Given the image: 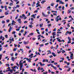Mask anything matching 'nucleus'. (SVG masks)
<instances>
[{"mask_svg": "<svg viewBox=\"0 0 74 74\" xmlns=\"http://www.w3.org/2000/svg\"><path fill=\"white\" fill-rule=\"evenodd\" d=\"M15 33H16V32H15V31L13 32H12V34H15Z\"/></svg>", "mask_w": 74, "mask_h": 74, "instance_id": "72a5a7b5", "label": "nucleus"}, {"mask_svg": "<svg viewBox=\"0 0 74 74\" xmlns=\"http://www.w3.org/2000/svg\"><path fill=\"white\" fill-rule=\"evenodd\" d=\"M13 28L11 27V26H10V28L9 29L8 32H11V29H13Z\"/></svg>", "mask_w": 74, "mask_h": 74, "instance_id": "423d86ee", "label": "nucleus"}, {"mask_svg": "<svg viewBox=\"0 0 74 74\" xmlns=\"http://www.w3.org/2000/svg\"><path fill=\"white\" fill-rule=\"evenodd\" d=\"M18 23H22V21H21V18H19L18 19Z\"/></svg>", "mask_w": 74, "mask_h": 74, "instance_id": "39448f33", "label": "nucleus"}, {"mask_svg": "<svg viewBox=\"0 0 74 74\" xmlns=\"http://www.w3.org/2000/svg\"><path fill=\"white\" fill-rule=\"evenodd\" d=\"M62 10H64V6H63L62 7Z\"/></svg>", "mask_w": 74, "mask_h": 74, "instance_id": "4c0bfd02", "label": "nucleus"}, {"mask_svg": "<svg viewBox=\"0 0 74 74\" xmlns=\"http://www.w3.org/2000/svg\"><path fill=\"white\" fill-rule=\"evenodd\" d=\"M24 31V30L23 29H22L21 30V33H23V32Z\"/></svg>", "mask_w": 74, "mask_h": 74, "instance_id": "c03bdc74", "label": "nucleus"}, {"mask_svg": "<svg viewBox=\"0 0 74 74\" xmlns=\"http://www.w3.org/2000/svg\"><path fill=\"white\" fill-rule=\"evenodd\" d=\"M71 12V10H68V14H70Z\"/></svg>", "mask_w": 74, "mask_h": 74, "instance_id": "b1692460", "label": "nucleus"}, {"mask_svg": "<svg viewBox=\"0 0 74 74\" xmlns=\"http://www.w3.org/2000/svg\"><path fill=\"white\" fill-rule=\"evenodd\" d=\"M8 46V45L6 44L4 46V47H5V48H6V47H7Z\"/></svg>", "mask_w": 74, "mask_h": 74, "instance_id": "c9c22d12", "label": "nucleus"}, {"mask_svg": "<svg viewBox=\"0 0 74 74\" xmlns=\"http://www.w3.org/2000/svg\"><path fill=\"white\" fill-rule=\"evenodd\" d=\"M26 34H27V31H25V34H23V35L24 36H26Z\"/></svg>", "mask_w": 74, "mask_h": 74, "instance_id": "a211bd4d", "label": "nucleus"}, {"mask_svg": "<svg viewBox=\"0 0 74 74\" xmlns=\"http://www.w3.org/2000/svg\"><path fill=\"white\" fill-rule=\"evenodd\" d=\"M5 38H7V37H8V35H5Z\"/></svg>", "mask_w": 74, "mask_h": 74, "instance_id": "052dcab7", "label": "nucleus"}, {"mask_svg": "<svg viewBox=\"0 0 74 74\" xmlns=\"http://www.w3.org/2000/svg\"><path fill=\"white\" fill-rule=\"evenodd\" d=\"M73 55H74L73 53H71V56H70L71 59H74V58H73Z\"/></svg>", "mask_w": 74, "mask_h": 74, "instance_id": "f03ea898", "label": "nucleus"}, {"mask_svg": "<svg viewBox=\"0 0 74 74\" xmlns=\"http://www.w3.org/2000/svg\"><path fill=\"white\" fill-rule=\"evenodd\" d=\"M42 15L43 16H45V14L43 12H42Z\"/></svg>", "mask_w": 74, "mask_h": 74, "instance_id": "4be33fe9", "label": "nucleus"}, {"mask_svg": "<svg viewBox=\"0 0 74 74\" xmlns=\"http://www.w3.org/2000/svg\"><path fill=\"white\" fill-rule=\"evenodd\" d=\"M51 67H53L54 69H55V70H56V69H57V68L56 67L54 66H53L52 64L51 65Z\"/></svg>", "mask_w": 74, "mask_h": 74, "instance_id": "0eeeda50", "label": "nucleus"}, {"mask_svg": "<svg viewBox=\"0 0 74 74\" xmlns=\"http://www.w3.org/2000/svg\"><path fill=\"white\" fill-rule=\"evenodd\" d=\"M70 69H71L70 68H69V69H68V70H67V71H70Z\"/></svg>", "mask_w": 74, "mask_h": 74, "instance_id": "13d9d810", "label": "nucleus"}, {"mask_svg": "<svg viewBox=\"0 0 74 74\" xmlns=\"http://www.w3.org/2000/svg\"><path fill=\"white\" fill-rule=\"evenodd\" d=\"M53 15H54V16H57V14L55 13H53Z\"/></svg>", "mask_w": 74, "mask_h": 74, "instance_id": "680f3d73", "label": "nucleus"}, {"mask_svg": "<svg viewBox=\"0 0 74 74\" xmlns=\"http://www.w3.org/2000/svg\"><path fill=\"white\" fill-rule=\"evenodd\" d=\"M16 23V22L15 21H14V20H12V23H11V24L12 25H16L15 24V23Z\"/></svg>", "mask_w": 74, "mask_h": 74, "instance_id": "20e7f679", "label": "nucleus"}, {"mask_svg": "<svg viewBox=\"0 0 74 74\" xmlns=\"http://www.w3.org/2000/svg\"><path fill=\"white\" fill-rule=\"evenodd\" d=\"M38 64H40V66H42V63H41V62H39L38 63Z\"/></svg>", "mask_w": 74, "mask_h": 74, "instance_id": "5701e85b", "label": "nucleus"}, {"mask_svg": "<svg viewBox=\"0 0 74 74\" xmlns=\"http://www.w3.org/2000/svg\"><path fill=\"white\" fill-rule=\"evenodd\" d=\"M13 51H16V49L15 48H14Z\"/></svg>", "mask_w": 74, "mask_h": 74, "instance_id": "79ce46f5", "label": "nucleus"}, {"mask_svg": "<svg viewBox=\"0 0 74 74\" xmlns=\"http://www.w3.org/2000/svg\"><path fill=\"white\" fill-rule=\"evenodd\" d=\"M27 23V21H25L24 22V23Z\"/></svg>", "mask_w": 74, "mask_h": 74, "instance_id": "a19ab883", "label": "nucleus"}, {"mask_svg": "<svg viewBox=\"0 0 74 74\" xmlns=\"http://www.w3.org/2000/svg\"><path fill=\"white\" fill-rule=\"evenodd\" d=\"M59 4H64V2H63L62 1H60L59 2Z\"/></svg>", "mask_w": 74, "mask_h": 74, "instance_id": "6e6552de", "label": "nucleus"}, {"mask_svg": "<svg viewBox=\"0 0 74 74\" xmlns=\"http://www.w3.org/2000/svg\"><path fill=\"white\" fill-rule=\"evenodd\" d=\"M23 71H22V72H21L19 74H23Z\"/></svg>", "mask_w": 74, "mask_h": 74, "instance_id": "338daca9", "label": "nucleus"}, {"mask_svg": "<svg viewBox=\"0 0 74 74\" xmlns=\"http://www.w3.org/2000/svg\"><path fill=\"white\" fill-rule=\"evenodd\" d=\"M54 4V3H51V4L50 5H51V6H53Z\"/></svg>", "mask_w": 74, "mask_h": 74, "instance_id": "393cba45", "label": "nucleus"}, {"mask_svg": "<svg viewBox=\"0 0 74 74\" xmlns=\"http://www.w3.org/2000/svg\"><path fill=\"white\" fill-rule=\"evenodd\" d=\"M68 39L69 40V41H71V39L70 38V37H68Z\"/></svg>", "mask_w": 74, "mask_h": 74, "instance_id": "aec40b11", "label": "nucleus"}, {"mask_svg": "<svg viewBox=\"0 0 74 74\" xmlns=\"http://www.w3.org/2000/svg\"><path fill=\"white\" fill-rule=\"evenodd\" d=\"M33 34H34V33H32L29 34V35H31V36H32V35H33Z\"/></svg>", "mask_w": 74, "mask_h": 74, "instance_id": "2f4dec72", "label": "nucleus"}, {"mask_svg": "<svg viewBox=\"0 0 74 74\" xmlns=\"http://www.w3.org/2000/svg\"><path fill=\"white\" fill-rule=\"evenodd\" d=\"M70 43H71V41L69 40V41L67 42L68 44H69Z\"/></svg>", "mask_w": 74, "mask_h": 74, "instance_id": "5fc2aeb1", "label": "nucleus"}, {"mask_svg": "<svg viewBox=\"0 0 74 74\" xmlns=\"http://www.w3.org/2000/svg\"><path fill=\"white\" fill-rule=\"evenodd\" d=\"M60 2V0H57L56 1V2L57 3H58V2Z\"/></svg>", "mask_w": 74, "mask_h": 74, "instance_id": "4d7b16f0", "label": "nucleus"}, {"mask_svg": "<svg viewBox=\"0 0 74 74\" xmlns=\"http://www.w3.org/2000/svg\"><path fill=\"white\" fill-rule=\"evenodd\" d=\"M58 41H59L60 42H62L61 40L60 39H58Z\"/></svg>", "mask_w": 74, "mask_h": 74, "instance_id": "c756f323", "label": "nucleus"}, {"mask_svg": "<svg viewBox=\"0 0 74 74\" xmlns=\"http://www.w3.org/2000/svg\"><path fill=\"white\" fill-rule=\"evenodd\" d=\"M74 8L73 7H72L71 8H70V10H74Z\"/></svg>", "mask_w": 74, "mask_h": 74, "instance_id": "37998d69", "label": "nucleus"}, {"mask_svg": "<svg viewBox=\"0 0 74 74\" xmlns=\"http://www.w3.org/2000/svg\"><path fill=\"white\" fill-rule=\"evenodd\" d=\"M33 55H34L33 54V53L31 54V55H29V58H30V56H33Z\"/></svg>", "mask_w": 74, "mask_h": 74, "instance_id": "6ab92c4d", "label": "nucleus"}, {"mask_svg": "<svg viewBox=\"0 0 74 74\" xmlns=\"http://www.w3.org/2000/svg\"><path fill=\"white\" fill-rule=\"evenodd\" d=\"M29 26L30 28H32V25H29Z\"/></svg>", "mask_w": 74, "mask_h": 74, "instance_id": "473e14b6", "label": "nucleus"}, {"mask_svg": "<svg viewBox=\"0 0 74 74\" xmlns=\"http://www.w3.org/2000/svg\"><path fill=\"white\" fill-rule=\"evenodd\" d=\"M57 53H58L59 54V53H61V51H59V52H57Z\"/></svg>", "mask_w": 74, "mask_h": 74, "instance_id": "0e129e2a", "label": "nucleus"}, {"mask_svg": "<svg viewBox=\"0 0 74 74\" xmlns=\"http://www.w3.org/2000/svg\"><path fill=\"white\" fill-rule=\"evenodd\" d=\"M31 17H33V18H36V16H35V15L33 14L31 16Z\"/></svg>", "mask_w": 74, "mask_h": 74, "instance_id": "dca6fc26", "label": "nucleus"}, {"mask_svg": "<svg viewBox=\"0 0 74 74\" xmlns=\"http://www.w3.org/2000/svg\"><path fill=\"white\" fill-rule=\"evenodd\" d=\"M61 52H62V53L66 52V51H64V50H63L61 51Z\"/></svg>", "mask_w": 74, "mask_h": 74, "instance_id": "bb28decb", "label": "nucleus"}, {"mask_svg": "<svg viewBox=\"0 0 74 74\" xmlns=\"http://www.w3.org/2000/svg\"><path fill=\"white\" fill-rule=\"evenodd\" d=\"M12 70H6V72H8V71H10V73H13V71H12Z\"/></svg>", "mask_w": 74, "mask_h": 74, "instance_id": "7ed1b4c3", "label": "nucleus"}, {"mask_svg": "<svg viewBox=\"0 0 74 74\" xmlns=\"http://www.w3.org/2000/svg\"><path fill=\"white\" fill-rule=\"evenodd\" d=\"M6 22H7L8 23L10 22V20H6Z\"/></svg>", "mask_w": 74, "mask_h": 74, "instance_id": "ea45409f", "label": "nucleus"}, {"mask_svg": "<svg viewBox=\"0 0 74 74\" xmlns=\"http://www.w3.org/2000/svg\"><path fill=\"white\" fill-rule=\"evenodd\" d=\"M66 33H68V34H71V33H72V32H69L68 31H67L66 32Z\"/></svg>", "mask_w": 74, "mask_h": 74, "instance_id": "1a4fd4ad", "label": "nucleus"}, {"mask_svg": "<svg viewBox=\"0 0 74 74\" xmlns=\"http://www.w3.org/2000/svg\"><path fill=\"white\" fill-rule=\"evenodd\" d=\"M16 7H17L18 8H19L20 7V6H19V5H16Z\"/></svg>", "mask_w": 74, "mask_h": 74, "instance_id": "603ef678", "label": "nucleus"}, {"mask_svg": "<svg viewBox=\"0 0 74 74\" xmlns=\"http://www.w3.org/2000/svg\"><path fill=\"white\" fill-rule=\"evenodd\" d=\"M30 52H32V50H29V53H30Z\"/></svg>", "mask_w": 74, "mask_h": 74, "instance_id": "69168bd1", "label": "nucleus"}, {"mask_svg": "<svg viewBox=\"0 0 74 74\" xmlns=\"http://www.w3.org/2000/svg\"><path fill=\"white\" fill-rule=\"evenodd\" d=\"M10 55L11 56H14V53H10Z\"/></svg>", "mask_w": 74, "mask_h": 74, "instance_id": "cd10ccee", "label": "nucleus"}, {"mask_svg": "<svg viewBox=\"0 0 74 74\" xmlns=\"http://www.w3.org/2000/svg\"><path fill=\"white\" fill-rule=\"evenodd\" d=\"M11 60H12V61H13V62H14V60H15V58L14 57H12L11 58Z\"/></svg>", "mask_w": 74, "mask_h": 74, "instance_id": "ddd939ff", "label": "nucleus"}, {"mask_svg": "<svg viewBox=\"0 0 74 74\" xmlns=\"http://www.w3.org/2000/svg\"><path fill=\"white\" fill-rule=\"evenodd\" d=\"M16 65H17V66H19V64H18V63L16 62Z\"/></svg>", "mask_w": 74, "mask_h": 74, "instance_id": "6e6d98bb", "label": "nucleus"}, {"mask_svg": "<svg viewBox=\"0 0 74 74\" xmlns=\"http://www.w3.org/2000/svg\"><path fill=\"white\" fill-rule=\"evenodd\" d=\"M4 16H0V18H4Z\"/></svg>", "mask_w": 74, "mask_h": 74, "instance_id": "de8ad7c7", "label": "nucleus"}, {"mask_svg": "<svg viewBox=\"0 0 74 74\" xmlns=\"http://www.w3.org/2000/svg\"><path fill=\"white\" fill-rule=\"evenodd\" d=\"M9 5L10 6H12V5H13V3H9Z\"/></svg>", "mask_w": 74, "mask_h": 74, "instance_id": "2eb2a0df", "label": "nucleus"}, {"mask_svg": "<svg viewBox=\"0 0 74 74\" xmlns=\"http://www.w3.org/2000/svg\"><path fill=\"white\" fill-rule=\"evenodd\" d=\"M26 48H27V49H30V47H29V46H26Z\"/></svg>", "mask_w": 74, "mask_h": 74, "instance_id": "e433bc0d", "label": "nucleus"}, {"mask_svg": "<svg viewBox=\"0 0 74 74\" xmlns=\"http://www.w3.org/2000/svg\"><path fill=\"white\" fill-rule=\"evenodd\" d=\"M47 52H50V53H51V50H48L47 51Z\"/></svg>", "mask_w": 74, "mask_h": 74, "instance_id": "a18cd8bd", "label": "nucleus"}, {"mask_svg": "<svg viewBox=\"0 0 74 74\" xmlns=\"http://www.w3.org/2000/svg\"><path fill=\"white\" fill-rule=\"evenodd\" d=\"M5 65L6 67H10V64H6Z\"/></svg>", "mask_w": 74, "mask_h": 74, "instance_id": "412c9836", "label": "nucleus"}, {"mask_svg": "<svg viewBox=\"0 0 74 74\" xmlns=\"http://www.w3.org/2000/svg\"><path fill=\"white\" fill-rule=\"evenodd\" d=\"M52 55L54 56V57L56 56V54L54 53H52Z\"/></svg>", "mask_w": 74, "mask_h": 74, "instance_id": "f3484780", "label": "nucleus"}, {"mask_svg": "<svg viewBox=\"0 0 74 74\" xmlns=\"http://www.w3.org/2000/svg\"><path fill=\"white\" fill-rule=\"evenodd\" d=\"M40 27H42V26H43V24L42 23L41 24H39Z\"/></svg>", "mask_w": 74, "mask_h": 74, "instance_id": "4468645a", "label": "nucleus"}, {"mask_svg": "<svg viewBox=\"0 0 74 74\" xmlns=\"http://www.w3.org/2000/svg\"><path fill=\"white\" fill-rule=\"evenodd\" d=\"M48 26H52V25H51V24H48L47 25Z\"/></svg>", "mask_w": 74, "mask_h": 74, "instance_id": "58836bf2", "label": "nucleus"}, {"mask_svg": "<svg viewBox=\"0 0 74 74\" xmlns=\"http://www.w3.org/2000/svg\"><path fill=\"white\" fill-rule=\"evenodd\" d=\"M36 38H32L33 40H36Z\"/></svg>", "mask_w": 74, "mask_h": 74, "instance_id": "bf43d9fd", "label": "nucleus"}, {"mask_svg": "<svg viewBox=\"0 0 74 74\" xmlns=\"http://www.w3.org/2000/svg\"><path fill=\"white\" fill-rule=\"evenodd\" d=\"M45 2H46V1L42 0L41 2V4H44Z\"/></svg>", "mask_w": 74, "mask_h": 74, "instance_id": "f8f14e48", "label": "nucleus"}, {"mask_svg": "<svg viewBox=\"0 0 74 74\" xmlns=\"http://www.w3.org/2000/svg\"><path fill=\"white\" fill-rule=\"evenodd\" d=\"M31 21H33V20H34V19L33 18H31Z\"/></svg>", "mask_w": 74, "mask_h": 74, "instance_id": "8fccbe9b", "label": "nucleus"}, {"mask_svg": "<svg viewBox=\"0 0 74 74\" xmlns=\"http://www.w3.org/2000/svg\"><path fill=\"white\" fill-rule=\"evenodd\" d=\"M48 73H51V70H50L49 69L48 70Z\"/></svg>", "mask_w": 74, "mask_h": 74, "instance_id": "49530a36", "label": "nucleus"}, {"mask_svg": "<svg viewBox=\"0 0 74 74\" xmlns=\"http://www.w3.org/2000/svg\"><path fill=\"white\" fill-rule=\"evenodd\" d=\"M56 32H53L52 33V35H53V36H55V35H56Z\"/></svg>", "mask_w": 74, "mask_h": 74, "instance_id": "9b49d317", "label": "nucleus"}, {"mask_svg": "<svg viewBox=\"0 0 74 74\" xmlns=\"http://www.w3.org/2000/svg\"><path fill=\"white\" fill-rule=\"evenodd\" d=\"M57 67H58V68H59V67H60V65H57Z\"/></svg>", "mask_w": 74, "mask_h": 74, "instance_id": "864d4df0", "label": "nucleus"}, {"mask_svg": "<svg viewBox=\"0 0 74 74\" xmlns=\"http://www.w3.org/2000/svg\"><path fill=\"white\" fill-rule=\"evenodd\" d=\"M40 70V67H39L38 68V71H39Z\"/></svg>", "mask_w": 74, "mask_h": 74, "instance_id": "09e8293b", "label": "nucleus"}, {"mask_svg": "<svg viewBox=\"0 0 74 74\" xmlns=\"http://www.w3.org/2000/svg\"><path fill=\"white\" fill-rule=\"evenodd\" d=\"M31 25H33L34 24V23H33V21H31V23H30Z\"/></svg>", "mask_w": 74, "mask_h": 74, "instance_id": "7c9ffc66", "label": "nucleus"}, {"mask_svg": "<svg viewBox=\"0 0 74 74\" xmlns=\"http://www.w3.org/2000/svg\"><path fill=\"white\" fill-rule=\"evenodd\" d=\"M9 13L8 12H6L5 13V15H8Z\"/></svg>", "mask_w": 74, "mask_h": 74, "instance_id": "a878e982", "label": "nucleus"}, {"mask_svg": "<svg viewBox=\"0 0 74 74\" xmlns=\"http://www.w3.org/2000/svg\"><path fill=\"white\" fill-rule=\"evenodd\" d=\"M2 23H5V22L4 20L2 22Z\"/></svg>", "mask_w": 74, "mask_h": 74, "instance_id": "f704fd0d", "label": "nucleus"}, {"mask_svg": "<svg viewBox=\"0 0 74 74\" xmlns=\"http://www.w3.org/2000/svg\"><path fill=\"white\" fill-rule=\"evenodd\" d=\"M40 47H43L44 46V45L43 44H41L39 45Z\"/></svg>", "mask_w": 74, "mask_h": 74, "instance_id": "c85d7f7f", "label": "nucleus"}, {"mask_svg": "<svg viewBox=\"0 0 74 74\" xmlns=\"http://www.w3.org/2000/svg\"><path fill=\"white\" fill-rule=\"evenodd\" d=\"M57 37H59V34L58 33V34H57Z\"/></svg>", "mask_w": 74, "mask_h": 74, "instance_id": "774afa93", "label": "nucleus"}, {"mask_svg": "<svg viewBox=\"0 0 74 74\" xmlns=\"http://www.w3.org/2000/svg\"><path fill=\"white\" fill-rule=\"evenodd\" d=\"M28 42H29V41H28L27 42H26L25 41L23 43L25 45H26V44H27V43H28Z\"/></svg>", "mask_w": 74, "mask_h": 74, "instance_id": "9d476101", "label": "nucleus"}, {"mask_svg": "<svg viewBox=\"0 0 74 74\" xmlns=\"http://www.w3.org/2000/svg\"><path fill=\"white\" fill-rule=\"evenodd\" d=\"M48 31V28L46 29L45 30V32H47Z\"/></svg>", "mask_w": 74, "mask_h": 74, "instance_id": "e2e57ef3", "label": "nucleus"}, {"mask_svg": "<svg viewBox=\"0 0 74 74\" xmlns=\"http://www.w3.org/2000/svg\"><path fill=\"white\" fill-rule=\"evenodd\" d=\"M23 61V60H21V61H20L19 62V64L20 66V70L21 71L22 70V68L23 67V63H21V62Z\"/></svg>", "mask_w": 74, "mask_h": 74, "instance_id": "f257e3e1", "label": "nucleus"}, {"mask_svg": "<svg viewBox=\"0 0 74 74\" xmlns=\"http://www.w3.org/2000/svg\"><path fill=\"white\" fill-rule=\"evenodd\" d=\"M57 33H60V34H61V33H62V32H58Z\"/></svg>", "mask_w": 74, "mask_h": 74, "instance_id": "3c124183", "label": "nucleus"}]
</instances>
